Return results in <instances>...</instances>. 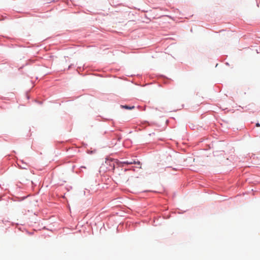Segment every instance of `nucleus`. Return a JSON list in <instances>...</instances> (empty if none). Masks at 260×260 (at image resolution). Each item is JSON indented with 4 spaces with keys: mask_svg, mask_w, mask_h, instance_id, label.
<instances>
[{
    "mask_svg": "<svg viewBox=\"0 0 260 260\" xmlns=\"http://www.w3.org/2000/svg\"><path fill=\"white\" fill-rule=\"evenodd\" d=\"M121 107L122 108H124V109H127V110H132V109H134V108H135L134 106H127V105H121Z\"/></svg>",
    "mask_w": 260,
    "mask_h": 260,
    "instance_id": "obj_2",
    "label": "nucleus"
},
{
    "mask_svg": "<svg viewBox=\"0 0 260 260\" xmlns=\"http://www.w3.org/2000/svg\"><path fill=\"white\" fill-rule=\"evenodd\" d=\"M256 127H259L260 126V124L258 122L256 123Z\"/></svg>",
    "mask_w": 260,
    "mask_h": 260,
    "instance_id": "obj_3",
    "label": "nucleus"
},
{
    "mask_svg": "<svg viewBox=\"0 0 260 260\" xmlns=\"http://www.w3.org/2000/svg\"><path fill=\"white\" fill-rule=\"evenodd\" d=\"M123 164H126V165H132V164H138L139 166L141 165L140 162L139 161H135V160H129V161H123L121 162ZM139 168H141V166L139 167Z\"/></svg>",
    "mask_w": 260,
    "mask_h": 260,
    "instance_id": "obj_1",
    "label": "nucleus"
}]
</instances>
